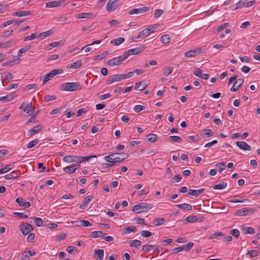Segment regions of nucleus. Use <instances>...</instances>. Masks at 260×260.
Segmentation results:
<instances>
[{"instance_id": "obj_1", "label": "nucleus", "mask_w": 260, "mask_h": 260, "mask_svg": "<svg viewBox=\"0 0 260 260\" xmlns=\"http://www.w3.org/2000/svg\"><path fill=\"white\" fill-rule=\"evenodd\" d=\"M81 88L82 85L78 82H67L61 85V90L68 91H74Z\"/></svg>"}, {"instance_id": "obj_2", "label": "nucleus", "mask_w": 260, "mask_h": 260, "mask_svg": "<svg viewBox=\"0 0 260 260\" xmlns=\"http://www.w3.org/2000/svg\"><path fill=\"white\" fill-rule=\"evenodd\" d=\"M152 208V206L145 202L140 203L133 206L132 211L136 214L147 211Z\"/></svg>"}, {"instance_id": "obj_3", "label": "nucleus", "mask_w": 260, "mask_h": 260, "mask_svg": "<svg viewBox=\"0 0 260 260\" xmlns=\"http://www.w3.org/2000/svg\"><path fill=\"white\" fill-rule=\"evenodd\" d=\"M256 211L255 208L251 207H245L236 211V215L241 216H249L254 214Z\"/></svg>"}, {"instance_id": "obj_4", "label": "nucleus", "mask_w": 260, "mask_h": 260, "mask_svg": "<svg viewBox=\"0 0 260 260\" xmlns=\"http://www.w3.org/2000/svg\"><path fill=\"white\" fill-rule=\"evenodd\" d=\"M126 59V55L124 53L122 55L119 56L117 57H114L109 60L107 62V64L109 66H118Z\"/></svg>"}, {"instance_id": "obj_5", "label": "nucleus", "mask_w": 260, "mask_h": 260, "mask_svg": "<svg viewBox=\"0 0 260 260\" xmlns=\"http://www.w3.org/2000/svg\"><path fill=\"white\" fill-rule=\"evenodd\" d=\"M19 229L23 235H27L34 230L33 226L28 223H23L19 225Z\"/></svg>"}, {"instance_id": "obj_6", "label": "nucleus", "mask_w": 260, "mask_h": 260, "mask_svg": "<svg viewBox=\"0 0 260 260\" xmlns=\"http://www.w3.org/2000/svg\"><path fill=\"white\" fill-rule=\"evenodd\" d=\"M62 70L60 69L53 70L48 73L44 78L43 84H45L51 78H53L55 75L61 73Z\"/></svg>"}, {"instance_id": "obj_7", "label": "nucleus", "mask_w": 260, "mask_h": 260, "mask_svg": "<svg viewBox=\"0 0 260 260\" xmlns=\"http://www.w3.org/2000/svg\"><path fill=\"white\" fill-rule=\"evenodd\" d=\"M115 154H110L104 157L105 160L108 162L109 164H112L114 166L117 162H120L123 161V158H115Z\"/></svg>"}, {"instance_id": "obj_8", "label": "nucleus", "mask_w": 260, "mask_h": 260, "mask_svg": "<svg viewBox=\"0 0 260 260\" xmlns=\"http://www.w3.org/2000/svg\"><path fill=\"white\" fill-rule=\"evenodd\" d=\"M145 49V47L141 46L139 47H137L136 48L129 49L124 52V54L126 55V57H127L131 55H137L141 52H142Z\"/></svg>"}, {"instance_id": "obj_9", "label": "nucleus", "mask_w": 260, "mask_h": 260, "mask_svg": "<svg viewBox=\"0 0 260 260\" xmlns=\"http://www.w3.org/2000/svg\"><path fill=\"white\" fill-rule=\"evenodd\" d=\"M119 0H110L107 5L106 10L108 12H111L115 10L118 6Z\"/></svg>"}, {"instance_id": "obj_10", "label": "nucleus", "mask_w": 260, "mask_h": 260, "mask_svg": "<svg viewBox=\"0 0 260 260\" xmlns=\"http://www.w3.org/2000/svg\"><path fill=\"white\" fill-rule=\"evenodd\" d=\"M148 10L149 8L147 7L134 8L129 11L128 14L129 15L143 14L145 13L146 11H147Z\"/></svg>"}, {"instance_id": "obj_11", "label": "nucleus", "mask_w": 260, "mask_h": 260, "mask_svg": "<svg viewBox=\"0 0 260 260\" xmlns=\"http://www.w3.org/2000/svg\"><path fill=\"white\" fill-rule=\"evenodd\" d=\"M63 160L66 162L72 163L77 162L79 163V156L76 155H68L63 158Z\"/></svg>"}, {"instance_id": "obj_12", "label": "nucleus", "mask_w": 260, "mask_h": 260, "mask_svg": "<svg viewBox=\"0 0 260 260\" xmlns=\"http://www.w3.org/2000/svg\"><path fill=\"white\" fill-rule=\"evenodd\" d=\"M193 74L196 76L204 80H207L209 78V75L207 74H203L202 71L199 68L196 69L193 71Z\"/></svg>"}, {"instance_id": "obj_13", "label": "nucleus", "mask_w": 260, "mask_h": 260, "mask_svg": "<svg viewBox=\"0 0 260 260\" xmlns=\"http://www.w3.org/2000/svg\"><path fill=\"white\" fill-rule=\"evenodd\" d=\"M93 199L92 195H89L86 197L83 202L80 205L79 208L81 209H84L87 207L88 204L91 202Z\"/></svg>"}, {"instance_id": "obj_14", "label": "nucleus", "mask_w": 260, "mask_h": 260, "mask_svg": "<svg viewBox=\"0 0 260 260\" xmlns=\"http://www.w3.org/2000/svg\"><path fill=\"white\" fill-rule=\"evenodd\" d=\"M201 51V49L200 48H197L194 50H191L188 51L184 53V56L186 57H191L196 56L197 54H199Z\"/></svg>"}, {"instance_id": "obj_15", "label": "nucleus", "mask_w": 260, "mask_h": 260, "mask_svg": "<svg viewBox=\"0 0 260 260\" xmlns=\"http://www.w3.org/2000/svg\"><path fill=\"white\" fill-rule=\"evenodd\" d=\"M236 145L240 149L244 150L249 151L251 150V147L246 142L243 141H237Z\"/></svg>"}, {"instance_id": "obj_16", "label": "nucleus", "mask_w": 260, "mask_h": 260, "mask_svg": "<svg viewBox=\"0 0 260 260\" xmlns=\"http://www.w3.org/2000/svg\"><path fill=\"white\" fill-rule=\"evenodd\" d=\"M42 128L43 127L41 125H37L28 131V135L31 137L34 135L37 134L42 129Z\"/></svg>"}, {"instance_id": "obj_17", "label": "nucleus", "mask_w": 260, "mask_h": 260, "mask_svg": "<svg viewBox=\"0 0 260 260\" xmlns=\"http://www.w3.org/2000/svg\"><path fill=\"white\" fill-rule=\"evenodd\" d=\"M72 223L75 224L76 226H88L91 225L89 221L85 220L74 221L72 222Z\"/></svg>"}, {"instance_id": "obj_18", "label": "nucleus", "mask_w": 260, "mask_h": 260, "mask_svg": "<svg viewBox=\"0 0 260 260\" xmlns=\"http://www.w3.org/2000/svg\"><path fill=\"white\" fill-rule=\"evenodd\" d=\"M20 175V172L19 171H14L12 172L9 174L6 175L5 176V178L6 179L10 180L13 179L17 178L19 175Z\"/></svg>"}, {"instance_id": "obj_19", "label": "nucleus", "mask_w": 260, "mask_h": 260, "mask_svg": "<svg viewBox=\"0 0 260 260\" xmlns=\"http://www.w3.org/2000/svg\"><path fill=\"white\" fill-rule=\"evenodd\" d=\"M241 229L245 234H254L255 230L252 227H246L244 224L241 225Z\"/></svg>"}, {"instance_id": "obj_20", "label": "nucleus", "mask_w": 260, "mask_h": 260, "mask_svg": "<svg viewBox=\"0 0 260 260\" xmlns=\"http://www.w3.org/2000/svg\"><path fill=\"white\" fill-rule=\"evenodd\" d=\"M16 202L20 206L28 208L30 206V203L28 202H26L21 198H17L16 199Z\"/></svg>"}, {"instance_id": "obj_21", "label": "nucleus", "mask_w": 260, "mask_h": 260, "mask_svg": "<svg viewBox=\"0 0 260 260\" xmlns=\"http://www.w3.org/2000/svg\"><path fill=\"white\" fill-rule=\"evenodd\" d=\"M205 190L204 188H201L200 189H189L188 194L193 197H197L199 194L203 193Z\"/></svg>"}, {"instance_id": "obj_22", "label": "nucleus", "mask_w": 260, "mask_h": 260, "mask_svg": "<svg viewBox=\"0 0 260 260\" xmlns=\"http://www.w3.org/2000/svg\"><path fill=\"white\" fill-rule=\"evenodd\" d=\"M15 97L14 93H11L6 96L0 97V101L8 102L12 100Z\"/></svg>"}, {"instance_id": "obj_23", "label": "nucleus", "mask_w": 260, "mask_h": 260, "mask_svg": "<svg viewBox=\"0 0 260 260\" xmlns=\"http://www.w3.org/2000/svg\"><path fill=\"white\" fill-rule=\"evenodd\" d=\"M31 14V13L30 11H17L16 12H14L12 14L13 16H16L17 17H23L26 16Z\"/></svg>"}, {"instance_id": "obj_24", "label": "nucleus", "mask_w": 260, "mask_h": 260, "mask_svg": "<svg viewBox=\"0 0 260 260\" xmlns=\"http://www.w3.org/2000/svg\"><path fill=\"white\" fill-rule=\"evenodd\" d=\"M14 164H15V162H13L12 164L7 165L4 168H2V169H0V175L4 174V173H6L8 172V171H9L10 170H11V169H12L13 168V167H14Z\"/></svg>"}, {"instance_id": "obj_25", "label": "nucleus", "mask_w": 260, "mask_h": 260, "mask_svg": "<svg viewBox=\"0 0 260 260\" xmlns=\"http://www.w3.org/2000/svg\"><path fill=\"white\" fill-rule=\"evenodd\" d=\"M154 248H155V250H157L158 246L155 245L145 244L143 246L142 250L146 253H148L149 251L152 249H153Z\"/></svg>"}, {"instance_id": "obj_26", "label": "nucleus", "mask_w": 260, "mask_h": 260, "mask_svg": "<svg viewBox=\"0 0 260 260\" xmlns=\"http://www.w3.org/2000/svg\"><path fill=\"white\" fill-rule=\"evenodd\" d=\"M23 111H25L29 115L32 114L35 110L32 107V103H30L26 104L25 107L23 108Z\"/></svg>"}, {"instance_id": "obj_27", "label": "nucleus", "mask_w": 260, "mask_h": 260, "mask_svg": "<svg viewBox=\"0 0 260 260\" xmlns=\"http://www.w3.org/2000/svg\"><path fill=\"white\" fill-rule=\"evenodd\" d=\"M97 260H103L104 251L103 249H98L94 251Z\"/></svg>"}, {"instance_id": "obj_28", "label": "nucleus", "mask_w": 260, "mask_h": 260, "mask_svg": "<svg viewBox=\"0 0 260 260\" xmlns=\"http://www.w3.org/2000/svg\"><path fill=\"white\" fill-rule=\"evenodd\" d=\"M122 231L123 233L127 234L130 233L131 232H136L137 229L135 226L131 225L127 226V227L123 229Z\"/></svg>"}, {"instance_id": "obj_29", "label": "nucleus", "mask_w": 260, "mask_h": 260, "mask_svg": "<svg viewBox=\"0 0 260 260\" xmlns=\"http://www.w3.org/2000/svg\"><path fill=\"white\" fill-rule=\"evenodd\" d=\"M152 32H153V31L151 28L148 27L140 32V36H142V38H144Z\"/></svg>"}, {"instance_id": "obj_30", "label": "nucleus", "mask_w": 260, "mask_h": 260, "mask_svg": "<svg viewBox=\"0 0 260 260\" xmlns=\"http://www.w3.org/2000/svg\"><path fill=\"white\" fill-rule=\"evenodd\" d=\"M176 206L179 208L184 209V210H186L187 211L191 210L192 209L191 205L186 204V203H184V204H178V205H176Z\"/></svg>"}, {"instance_id": "obj_31", "label": "nucleus", "mask_w": 260, "mask_h": 260, "mask_svg": "<svg viewBox=\"0 0 260 260\" xmlns=\"http://www.w3.org/2000/svg\"><path fill=\"white\" fill-rule=\"evenodd\" d=\"M36 254V252L34 250H29L28 251H25L22 254L21 259H24L26 257H29L30 256H34Z\"/></svg>"}, {"instance_id": "obj_32", "label": "nucleus", "mask_w": 260, "mask_h": 260, "mask_svg": "<svg viewBox=\"0 0 260 260\" xmlns=\"http://www.w3.org/2000/svg\"><path fill=\"white\" fill-rule=\"evenodd\" d=\"M146 87L145 83L141 82H136L135 85V89L139 91H142Z\"/></svg>"}, {"instance_id": "obj_33", "label": "nucleus", "mask_w": 260, "mask_h": 260, "mask_svg": "<svg viewBox=\"0 0 260 260\" xmlns=\"http://www.w3.org/2000/svg\"><path fill=\"white\" fill-rule=\"evenodd\" d=\"M124 40L125 39L124 38H119L111 41V44L117 46L124 42Z\"/></svg>"}, {"instance_id": "obj_34", "label": "nucleus", "mask_w": 260, "mask_h": 260, "mask_svg": "<svg viewBox=\"0 0 260 260\" xmlns=\"http://www.w3.org/2000/svg\"><path fill=\"white\" fill-rule=\"evenodd\" d=\"M60 6V2L58 1H52L46 4L47 8H54Z\"/></svg>"}, {"instance_id": "obj_35", "label": "nucleus", "mask_w": 260, "mask_h": 260, "mask_svg": "<svg viewBox=\"0 0 260 260\" xmlns=\"http://www.w3.org/2000/svg\"><path fill=\"white\" fill-rule=\"evenodd\" d=\"M108 54L109 52L108 51L103 52L101 54L95 56L94 57L93 60H96L99 59H102L106 57Z\"/></svg>"}, {"instance_id": "obj_36", "label": "nucleus", "mask_w": 260, "mask_h": 260, "mask_svg": "<svg viewBox=\"0 0 260 260\" xmlns=\"http://www.w3.org/2000/svg\"><path fill=\"white\" fill-rule=\"evenodd\" d=\"M63 44L64 42L62 41L52 42L50 44V48H48V50H50L51 49L57 46H61L63 45Z\"/></svg>"}, {"instance_id": "obj_37", "label": "nucleus", "mask_w": 260, "mask_h": 260, "mask_svg": "<svg viewBox=\"0 0 260 260\" xmlns=\"http://www.w3.org/2000/svg\"><path fill=\"white\" fill-rule=\"evenodd\" d=\"M77 169H78V167H75V166H68L66 168H64L63 170L66 172L68 171H69L68 173L70 174H72L75 172V171Z\"/></svg>"}, {"instance_id": "obj_38", "label": "nucleus", "mask_w": 260, "mask_h": 260, "mask_svg": "<svg viewBox=\"0 0 260 260\" xmlns=\"http://www.w3.org/2000/svg\"><path fill=\"white\" fill-rule=\"evenodd\" d=\"M226 183L223 182L221 183L214 185L212 187L214 189L217 190V189H222L224 188L226 186Z\"/></svg>"}, {"instance_id": "obj_39", "label": "nucleus", "mask_w": 260, "mask_h": 260, "mask_svg": "<svg viewBox=\"0 0 260 260\" xmlns=\"http://www.w3.org/2000/svg\"><path fill=\"white\" fill-rule=\"evenodd\" d=\"M112 154H115V158H123V160L127 158L128 155L124 153H112Z\"/></svg>"}, {"instance_id": "obj_40", "label": "nucleus", "mask_w": 260, "mask_h": 260, "mask_svg": "<svg viewBox=\"0 0 260 260\" xmlns=\"http://www.w3.org/2000/svg\"><path fill=\"white\" fill-rule=\"evenodd\" d=\"M170 41V38L168 35H164L160 38V42L163 44H167Z\"/></svg>"}, {"instance_id": "obj_41", "label": "nucleus", "mask_w": 260, "mask_h": 260, "mask_svg": "<svg viewBox=\"0 0 260 260\" xmlns=\"http://www.w3.org/2000/svg\"><path fill=\"white\" fill-rule=\"evenodd\" d=\"M82 65L81 61L80 60L77 61L75 62L69 64V68L70 69H77L81 67Z\"/></svg>"}, {"instance_id": "obj_42", "label": "nucleus", "mask_w": 260, "mask_h": 260, "mask_svg": "<svg viewBox=\"0 0 260 260\" xmlns=\"http://www.w3.org/2000/svg\"><path fill=\"white\" fill-rule=\"evenodd\" d=\"M164 222H165V219L163 218H161V217L155 218L153 221V223L156 226L162 225L164 223Z\"/></svg>"}, {"instance_id": "obj_43", "label": "nucleus", "mask_w": 260, "mask_h": 260, "mask_svg": "<svg viewBox=\"0 0 260 260\" xmlns=\"http://www.w3.org/2000/svg\"><path fill=\"white\" fill-rule=\"evenodd\" d=\"M95 155H91L89 156H84V157H80L79 156V163H82L84 161H88L92 157H96Z\"/></svg>"}, {"instance_id": "obj_44", "label": "nucleus", "mask_w": 260, "mask_h": 260, "mask_svg": "<svg viewBox=\"0 0 260 260\" xmlns=\"http://www.w3.org/2000/svg\"><path fill=\"white\" fill-rule=\"evenodd\" d=\"M146 137L148 140L151 142H153L157 139V136L153 134L147 135Z\"/></svg>"}, {"instance_id": "obj_45", "label": "nucleus", "mask_w": 260, "mask_h": 260, "mask_svg": "<svg viewBox=\"0 0 260 260\" xmlns=\"http://www.w3.org/2000/svg\"><path fill=\"white\" fill-rule=\"evenodd\" d=\"M220 236H224V234L222 232H217V233H215L210 235L209 237H208V239H213L214 238H217L218 237H220Z\"/></svg>"}, {"instance_id": "obj_46", "label": "nucleus", "mask_w": 260, "mask_h": 260, "mask_svg": "<svg viewBox=\"0 0 260 260\" xmlns=\"http://www.w3.org/2000/svg\"><path fill=\"white\" fill-rule=\"evenodd\" d=\"M4 47L5 48H8V47H12L14 44H15L16 42L15 40H10L5 42H4Z\"/></svg>"}, {"instance_id": "obj_47", "label": "nucleus", "mask_w": 260, "mask_h": 260, "mask_svg": "<svg viewBox=\"0 0 260 260\" xmlns=\"http://www.w3.org/2000/svg\"><path fill=\"white\" fill-rule=\"evenodd\" d=\"M169 140L179 143L182 141L181 138L177 136H171L169 137Z\"/></svg>"}, {"instance_id": "obj_48", "label": "nucleus", "mask_w": 260, "mask_h": 260, "mask_svg": "<svg viewBox=\"0 0 260 260\" xmlns=\"http://www.w3.org/2000/svg\"><path fill=\"white\" fill-rule=\"evenodd\" d=\"M115 82L120 81L125 79L123 74L113 75Z\"/></svg>"}, {"instance_id": "obj_49", "label": "nucleus", "mask_w": 260, "mask_h": 260, "mask_svg": "<svg viewBox=\"0 0 260 260\" xmlns=\"http://www.w3.org/2000/svg\"><path fill=\"white\" fill-rule=\"evenodd\" d=\"M102 236L103 232L102 231H93L91 233V236L93 238L100 237Z\"/></svg>"}, {"instance_id": "obj_50", "label": "nucleus", "mask_w": 260, "mask_h": 260, "mask_svg": "<svg viewBox=\"0 0 260 260\" xmlns=\"http://www.w3.org/2000/svg\"><path fill=\"white\" fill-rule=\"evenodd\" d=\"M173 71V68L171 67H169L163 70V74L165 76H168L172 73Z\"/></svg>"}, {"instance_id": "obj_51", "label": "nucleus", "mask_w": 260, "mask_h": 260, "mask_svg": "<svg viewBox=\"0 0 260 260\" xmlns=\"http://www.w3.org/2000/svg\"><path fill=\"white\" fill-rule=\"evenodd\" d=\"M33 219L35 220V223L37 226H41L43 225V220L39 217H34Z\"/></svg>"}, {"instance_id": "obj_52", "label": "nucleus", "mask_w": 260, "mask_h": 260, "mask_svg": "<svg viewBox=\"0 0 260 260\" xmlns=\"http://www.w3.org/2000/svg\"><path fill=\"white\" fill-rule=\"evenodd\" d=\"M182 179V177L181 175H177L175 176L173 178H171L170 180V182L172 183H174L175 182H179Z\"/></svg>"}, {"instance_id": "obj_53", "label": "nucleus", "mask_w": 260, "mask_h": 260, "mask_svg": "<svg viewBox=\"0 0 260 260\" xmlns=\"http://www.w3.org/2000/svg\"><path fill=\"white\" fill-rule=\"evenodd\" d=\"M198 219V218L195 215H193V216H187L185 220L187 222H193L196 221H197Z\"/></svg>"}, {"instance_id": "obj_54", "label": "nucleus", "mask_w": 260, "mask_h": 260, "mask_svg": "<svg viewBox=\"0 0 260 260\" xmlns=\"http://www.w3.org/2000/svg\"><path fill=\"white\" fill-rule=\"evenodd\" d=\"M39 143V140L38 139H35L34 140L30 142L27 145V148H31L35 146Z\"/></svg>"}, {"instance_id": "obj_55", "label": "nucleus", "mask_w": 260, "mask_h": 260, "mask_svg": "<svg viewBox=\"0 0 260 260\" xmlns=\"http://www.w3.org/2000/svg\"><path fill=\"white\" fill-rule=\"evenodd\" d=\"M141 244V242L138 240H134L131 243L130 246L132 247H135L138 248Z\"/></svg>"}, {"instance_id": "obj_56", "label": "nucleus", "mask_w": 260, "mask_h": 260, "mask_svg": "<svg viewBox=\"0 0 260 260\" xmlns=\"http://www.w3.org/2000/svg\"><path fill=\"white\" fill-rule=\"evenodd\" d=\"M216 167L218 168L219 171L221 172L225 169L226 164L224 162H220L216 165Z\"/></svg>"}, {"instance_id": "obj_57", "label": "nucleus", "mask_w": 260, "mask_h": 260, "mask_svg": "<svg viewBox=\"0 0 260 260\" xmlns=\"http://www.w3.org/2000/svg\"><path fill=\"white\" fill-rule=\"evenodd\" d=\"M247 254L251 257H255L258 255V252L257 250H251L248 251Z\"/></svg>"}, {"instance_id": "obj_58", "label": "nucleus", "mask_w": 260, "mask_h": 260, "mask_svg": "<svg viewBox=\"0 0 260 260\" xmlns=\"http://www.w3.org/2000/svg\"><path fill=\"white\" fill-rule=\"evenodd\" d=\"M193 245V243L192 242H188L187 245H183L182 246V247L184 248V250H185L186 251H188L191 249Z\"/></svg>"}, {"instance_id": "obj_59", "label": "nucleus", "mask_w": 260, "mask_h": 260, "mask_svg": "<svg viewBox=\"0 0 260 260\" xmlns=\"http://www.w3.org/2000/svg\"><path fill=\"white\" fill-rule=\"evenodd\" d=\"M56 96L55 95H47L44 98V101L46 102H50L53 100H55Z\"/></svg>"}, {"instance_id": "obj_60", "label": "nucleus", "mask_w": 260, "mask_h": 260, "mask_svg": "<svg viewBox=\"0 0 260 260\" xmlns=\"http://www.w3.org/2000/svg\"><path fill=\"white\" fill-rule=\"evenodd\" d=\"M92 16V14L90 13H82L80 14V18H90Z\"/></svg>"}, {"instance_id": "obj_61", "label": "nucleus", "mask_w": 260, "mask_h": 260, "mask_svg": "<svg viewBox=\"0 0 260 260\" xmlns=\"http://www.w3.org/2000/svg\"><path fill=\"white\" fill-rule=\"evenodd\" d=\"M36 38H37V35L35 33L31 34L29 36H26L24 39V41H30L35 39Z\"/></svg>"}, {"instance_id": "obj_62", "label": "nucleus", "mask_w": 260, "mask_h": 260, "mask_svg": "<svg viewBox=\"0 0 260 260\" xmlns=\"http://www.w3.org/2000/svg\"><path fill=\"white\" fill-rule=\"evenodd\" d=\"M67 250L71 254H74L76 252L77 249L75 246H70L67 247Z\"/></svg>"}, {"instance_id": "obj_63", "label": "nucleus", "mask_w": 260, "mask_h": 260, "mask_svg": "<svg viewBox=\"0 0 260 260\" xmlns=\"http://www.w3.org/2000/svg\"><path fill=\"white\" fill-rule=\"evenodd\" d=\"M35 238V234L33 233H30L28 234V235L27 238V240L28 242H32Z\"/></svg>"}, {"instance_id": "obj_64", "label": "nucleus", "mask_w": 260, "mask_h": 260, "mask_svg": "<svg viewBox=\"0 0 260 260\" xmlns=\"http://www.w3.org/2000/svg\"><path fill=\"white\" fill-rule=\"evenodd\" d=\"M144 109V107L140 105H136L134 107V110L135 111V112L137 113L140 112V111H142Z\"/></svg>"}]
</instances>
